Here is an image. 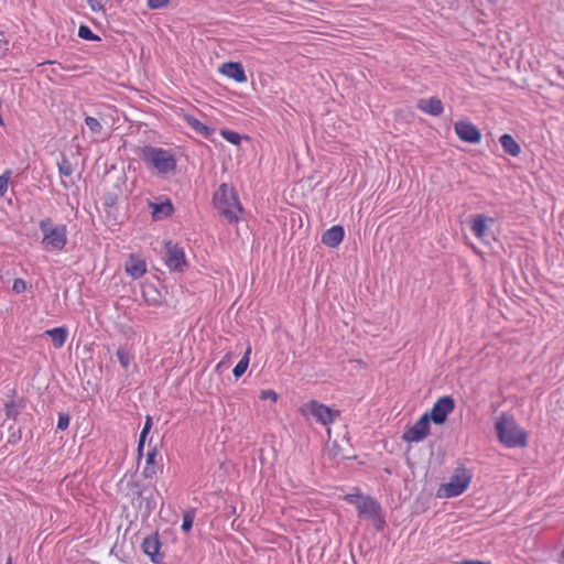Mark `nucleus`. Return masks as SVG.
I'll use <instances>...</instances> for the list:
<instances>
[{
	"label": "nucleus",
	"mask_w": 564,
	"mask_h": 564,
	"mask_svg": "<svg viewBox=\"0 0 564 564\" xmlns=\"http://www.w3.org/2000/svg\"><path fill=\"white\" fill-rule=\"evenodd\" d=\"M347 501L354 503L358 514L371 521L377 531H382L386 527V519L382 508L378 501L370 496L349 495Z\"/></svg>",
	"instance_id": "7ed1b4c3"
},
{
	"label": "nucleus",
	"mask_w": 564,
	"mask_h": 564,
	"mask_svg": "<svg viewBox=\"0 0 564 564\" xmlns=\"http://www.w3.org/2000/svg\"><path fill=\"white\" fill-rule=\"evenodd\" d=\"M141 159L143 162L160 174H167L175 171L177 161L174 154L163 148L145 145L141 150Z\"/></svg>",
	"instance_id": "39448f33"
},
{
	"label": "nucleus",
	"mask_w": 564,
	"mask_h": 564,
	"mask_svg": "<svg viewBox=\"0 0 564 564\" xmlns=\"http://www.w3.org/2000/svg\"><path fill=\"white\" fill-rule=\"evenodd\" d=\"M9 41L7 39H0V51L3 48L4 51H8Z\"/></svg>",
	"instance_id": "37998d69"
},
{
	"label": "nucleus",
	"mask_w": 564,
	"mask_h": 564,
	"mask_svg": "<svg viewBox=\"0 0 564 564\" xmlns=\"http://www.w3.org/2000/svg\"><path fill=\"white\" fill-rule=\"evenodd\" d=\"M462 564H490L489 562H482L478 560H466Z\"/></svg>",
	"instance_id": "79ce46f5"
},
{
	"label": "nucleus",
	"mask_w": 564,
	"mask_h": 564,
	"mask_svg": "<svg viewBox=\"0 0 564 564\" xmlns=\"http://www.w3.org/2000/svg\"><path fill=\"white\" fill-rule=\"evenodd\" d=\"M213 203L219 215L229 224L237 223L241 218L243 208L234 187L223 183L214 194Z\"/></svg>",
	"instance_id": "f257e3e1"
},
{
	"label": "nucleus",
	"mask_w": 564,
	"mask_h": 564,
	"mask_svg": "<svg viewBox=\"0 0 564 564\" xmlns=\"http://www.w3.org/2000/svg\"><path fill=\"white\" fill-rule=\"evenodd\" d=\"M147 491V486L141 485L134 478H131L126 482V496L130 499V502L134 509L141 508V500Z\"/></svg>",
	"instance_id": "ddd939ff"
},
{
	"label": "nucleus",
	"mask_w": 564,
	"mask_h": 564,
	"mask_svg": "<svg viewBox=\"0 0 564 564\" xmlns=\"http://www.w3.org/2000/svg\"><path fill=\"white\" fill-rule=\"evenodd\" d=\"M4 411L8 419L17 420L19 415V409L14 400L4 404Z\"/></svg>",
	"instance_id": "72a5a7b5"
},
{
	"label": "nucleus",
	"mask_w": 564,
	"mask_h": 564,
	"mask_svg": "<svg viewBox=\"0 0 564 564\" xmlns=\"http://www.w3.org/2000/svg\"><path fill=\"white\" fill-rule=\"evenodd\" d=\"M259 398L261 400H271L273 402L278 399V393L274 390L268 389V390H261Z\"/></svg>",
	"instance_id": "e433bc0d"
},
{
	"label": "nucleus",
	"mask_w": 564,
	"mask_h": 564,
	"mask_svg": "<svg viewBox=\"0 0 564 564\" xmlns=\"http://www.w3.org/2000/svg\"><path fill=\"white\" fill-rule=\"evenodd\" d=\"M85 124L94 134H100L102 132V124L100 121L91 116L85 118Z\"/></svg>",
	"instance_id": "7c9ffc66"
},
{
	"label": "nucleus",
	"mask_w": 564,
	"mask_h": 564,
	"mask_svg": "<svg viewBox=\"0 0 564 564\" xmlns=\"http://www.w3.org/2000/svg\"><path fill=\"white\" fill-rule=\"evenodd\" d=\"M495 430L499 441L508 448H522L528 445L527 431L511 415L502 413L495 424Z\"/></svg>",
	"instance_id": "f03ea898"
},
{
	"label": "nucleus",
	"mask_w": 564,
	"mask_h": 564,
	"mask_svg": "<svg viewBox=\"0 0 564 564\" xmlns=\"http://www.w3.org/2000/svg\"><path fill=\"white\" fill-rule=\"evenodd\" d=\"M454 130L457 137L464 142L476 144L481 140L480 130L470 121L459 120L455 122Z\"/></svg>",
	"instance_id": "f8f14e48"
},
{
	"label": "nucleus",
	"mask_w": 564,
	"mask_h": 564,
	"mask_svg": "<svg viewBox=\"0 0 564 564\" xmlns=\"http://www.w3.org/2000/svg\"><path fill=\"white\" fill-rule=\"evenodd\" d=\"M152 425H153V421H152V416L150 415H147L145 416V422H144V426L141 431V434H140V437H139V442H138V457L140 458L142 456V453H143V448H144V444H145V440H147V436L149 435L151 429H152Z\"/></svg>",
	"instance_id": "393cba45"
},
{
	"label": "nucleus",
	"mask_w": 564,
	"mask_h": 564,
	"mask_svg": "<svg viewBox=\"0 0 564 564\" xmlns=\"http://www.w3.org/2000/svg\"><path fill=\"white\" fill-rule=\"evenodd\" d=\"M156 447L149 449L147 453L145 467L142 470V476L147 479L153 478L160 468L156 463Z\"/></svg>",
	"instance_id": "aec40b11"
},
{
	"label": "nucleus",
	"mask_w": 564,
	"mask_h": 564,
	"mask_svg": "<svg viewBox=\"0 0 564 564\" xmlns=\"http://www.w3.org/2000/svg\"><path fill=\"white\" fill-rule=\"evenodd\" d=\"M170 0H147V4L150 9L156 10L167 6Z\"/></svg>",
	"instance_id": "58836bf2"
},
{
	"label": "nucleus",
	"mask_w": 564,
	"mask_h": 564,
	"mask_svg": "<svg viewBox=\"0 0 564 564\" xmlns=\"http://www.w3.org/2000/svg\"><path fill=\"white\" fill-rule=\"evenodd\" d=\"M54 345L55 348H62L67 339L68 329L65 326L55 327L45 332Z\"/></svg>",
	"instance_id": "4be33fe9"
},
{
	"label": "nucleus",
	"mask_w": 564,
	"mask_h": 564,
	"mask_svg": "<svg viewBox=\"0 0 564 564\" xmlns=\"http://www.w3.org/2000/svg\"><path fill=\"white\" fill-rule=\"evenodd\" d=\"M220 72L237 83H246L247 82L246 72L243 69V66L240 63H237V62L224 63L220 67Z\"/></svg>",
	"instance_id": "2eb2a0df"
},
{
	"label": "nucleus",
	"mask_w": 564,
	"mask_h": 564,
	"mask_svg": "<svg viewBox=\"0 0 564 564\" xmlns=\"http://www.w3.org/2000/svg\"><path fill=\"white\" fill-rule=\"evenodd\" d=\"M26 290V283L24 280L18 278L13 281L12 291L20 294Z\"/></svg>",
	"instance_id": "4c0bfd02"
},
{
	"label": "nucleus",
	"mask_w": 564,
	"mask_h": 564,
	"mask_svg": "<svg viewBox=\"0 0 564 564\" xmlns=\"http://www.w3.org/2000/svg\"><path fill=\"white\" fill-rule=\"evenodd\" d=\"M250 354H251V348L248 347V349L246 350L242 358L235 366V368L232 370V375L235 376L236 379H239L246 372V370L249 366V361H250Z\"/></svg>",
	"instance_id": "bb28decb"
},
{
	"label": "nucleus",
	"mask_w": 564,
	"mask_h": 564,
	"mask_svg": "<svg viewBox=\"0 0 564 564\" xmlns=\"http://www.w3.org/2000/svg\"><path fill=\"white\" fill-rule=\"evenodd\" d=\"M185 120L192 129H194L197 133H199L204 137H209L215 131L213 128L204 124L202 121H199L194 116L188 115L185 117Z\"/></svg>",
	"instance_id": "5701e85b"
},
{
	"label": "nucleus",
	"mask_w": 564,
	"mask_h": 564,
	"mask_svg": "<svg viewBox=\"0 0 564 564\" xmlns=\"http://www.w3.org/2000/svg\"><path fill=\"white\" fill-rule=\"evenodd\" d=\"M43 235L42 246L47 252H59L67 243V228L65 225L54 226L52 218L46 217L39 223Z\"/></svg>",
	"instance_id": "20e7f679"
},
{
	"label": "nucleus",
	"mask_w": 564,
	"mask_h": 564,
	"mask_svg": "<svg viewBox=\"0 0 564 564\" xmlns=\"http://www.w3.org/2000/svg\"><path fill=\"white\" fill-rule=\"evenodd\" d=\"M499 142L503 149V152L511 155V156H518L521 153V147L520 144L514 140V138L509 134L505 133L499 138Z\"/></svg>",
	"instance_id": "412c9836"
},
{
	"label": "nucleus",
	"mask_w": 564,
	"mask_h": 564,
	"mask_svg": "<svg viewBox=\"0 0 564 564\" xmlns=\"http://www.w3.org/2000/svg\"><path fill=\"white\" fill-rule=\"evenodd\" d=\"M57 167L61 176L68 177L74 172L73 164L65 154H62L61 160L57 162Z\"/></svg>",
	"instance_id": "cd10ccee"
},
{
	"label": "nucleus",
	"mask_w": 564,
	"mask_h": 564,
	"mask_svg": "<svg viewBox=\"0 0 564 564\" xmlns=\"http://www.w3.org/2000/svg\"><path fill=\"white\" fill-rule=\"evenodd\" d=\"M345 237L344 227L340 225H334L322 235V243L329 247H338Z\"/></svg>",
	"instance_id": "4468645a"
},
{
	"label": "nucleus",
	"mask_w": 564,
	"mask_h": 564,
	"mask_svg": "<svg viewBox=\"0 0 564 564\" xmlns=\"http://www.w3.org/2000/svg\"><path fill=\"white\" fill-rule=\"evenodd\" d=\"M471 474L465 467H457L446 484H443L438 490L440 497L453 498L467 490L471 481Z\"/></svg>",
	"instance_id": "423d86ee"
},
{
	"label": "nucleus",
	"mask_w": 564,
	"mask_h": 564,
	"mask_svg": "<svg viewBox=\"0 0 564 564\" xmlns=\"http://www.w3.org/2000/svg\"><path fill=\"white\" fill-rule=\"evenodd\" d=\"M69 414L65 412L58 413L57 430L65 431L69 425Z\"/></svg>",
	"instance_id": "c9c22d12"
},
{
	"label": "nucleus",
	"mask_w": 564,
	"mask_h": 564,
	"mask_svg": "<svg viewBox=\"0 0 564 564\" xmlns=\"http://www.w3.org/2000/svg\"><path fill=\"white\" fill-rule=\"evenodd\" d=\"M229 357H230V354H227V355L224 357V359H223V360H225V361H226L227 359H229Z\"/></svg>",
	"instance_id": "49530a36"
},
{
	"label": "nucleus",
	"mask_w": 564,
	"mask_h": 564,
	"mask_svg": "<svg viewBox=\"0 0 564 564\" xmlns=\"http://www.w3.org/2000/svg\"><path fill=\"white\" fill-rule=\"evenodd\" d=\"M220 134L226 141L235 145H239L242 139V137L238 132L228 129L221 130Z\"/></svg>",
	"instance_id": "473e14b6"
},
{
	"label": "nucleus",
	"mask_w": 564,
	"mask_h": 564,
	"mask_svg": "<svg viewBox=\"0 0 564 564\" xmlns=\"http://www.w3.org/2000/svg\"><path fill=\"white\" fill-rule=\"evenodd\" d=\"M195 514H196L195 509H188V510L184 511L183 522H182V527H181V529L184 533H188L192 530Z\"/></svg>",
	"instance_id": "c85d7f7f"
},
{
	"label": "nucleus",
	"mask_w": 564,
	"mask_h": 564,
	"mask_svg": "<svg viewBox=\"0 0 564 564\" xmlns=\"http://www.w3.org/2000/svg\"><path fill=\"white\" fill-rule=\"evenodd\" d=\"M117 203V195L115 194H108L105 196V205L107 207H112L115 206Z\"/></svg>",
	"instance_id": "ea45409f"
},
{
	"label": "nucleus",
	"mask_w": 564,
	"mask_h": 564,
	"mask_svg": "<svg viewBox=\"0 0 564 564\" xmlns=\"http://www.w3.org/2000/svg\"><path fill=\"white\" fill-rule=\"evenodd\" d=\"M494 224L495 219L491 217H487L484 214H476L473 216L471 227L470 230L473 235L477 238L482 240L486 236V232L488 230L487 223Z\"/></svg>",
	"instance_id": "f3484780"
},
{
	"label": "nucleus",
	"mask_w": 564,
	"mask_h": 564,
	"mask_svg": "<svg viewBox=\"0 0 564 564\" xmlns=\"http://www.w3.org/2000/svg\"><path fill=\"white\" fill-rule=\"evenodd\" d=\"M301 411L304 415H311L317 423L323 425L332 424L336 416L339 415L338 411H334L323 403L316 400H311L301 406Z\"/></svg>",
	"instance_id": "0eeeda50"
},
{
	"label": "nucleus",
	"mask_w": 564,
	"mask_h": 564,
	"mask_svg": "<svg viewBox=\"0 0 564 564\" xmlns=\"http://www.w3.org/2000/svg\"><path fill=\"white\" fill-rule=\"evenodd\" d=\"M78 36L86 41H100V37L95 34L89 26L82 24L78 29Z\"/></svg>",
	"instance_id": "2f4dec72"
},
{
	"label": "nucleus",
	"mask_w": 564,
	"mask_h": 564,
	"mask_svg": "<svg viewBox=\"0 0 564 564\" xmlns=\"http://www.w3.org/2000/svg\"><path fill=\"white\" fill-rule=\"evenodd\" d=\"M141 501L142 506L138 510L141 512L143 519H148L156 508V501L151 492L148 496L144 495Z\"/></svg>",
	"instance_id": "b1692460"
},
{
	"label": "nucleus",
	"mask_w": 564,
	"mask_h": 564,
	"mask_svg": "<svg viewBox=\"0 0 564 564\" xmlns=\"http://www.w3.org/2000/svg\"><path fill=\"white\" fill-rule=\"evenodd\" d=\"M11 174H12V171L11 170H6L1 175H0V196H4L7 191H8V184H9V181H10V177H11Z\"/></svg>",
	"instance_id": "f704fd0d"
},
{
	"label": "nucleus",
	"mask_w": 564,
	"mask_h": 564,
	"mask_svg": "<svg viewBox=\"0 0 564 564\" xmlns=\"http://www.w3.org/2000/svg\"><path fill=\"white\" fill-rule=\"evenodd\" d=\"M6 564H13V563H12V557H11V556H9V557L7 558Z\"/></svg>",
	"instance_id": "a18cd8bd"
},
{
	"label": "nucleus",
	"mask_w": 564,
	"mask_h": 564,
	"mask_svg": "<svg viewBox=\"0 0 564 564\" xmlns=\"http://www.w3.org/2000/svg\"><path fill=\"white\" fill-rule=\"evenodd\" d=\"M165 264L171 271L183 272L188 267L182 247L172 241L165 242Z\"/></svg>",
	"instance_id": "1a4fd4ad"
},
{
	"label": "nucleus",
	"mask_w": 564,
	"mask_h": 564,
	"mask_svg": "<svg viewBox=\"0 0 564 564\" xmlns=\"http://www.w3.org/2000/svg\"><path fill=\"white\" fill-rule=\"evenodd\" d=\"M21 437H22V431H21V429H18L17 432L11 433L9 443H17L21 440Z\"/></svg>",
	"instance_id": "a19ab883"
},
{
	"label": "nucleus",
	"mask_w": 564,
	"mask_h": 564,
	"mask_svg": "<svg viewBox=\"0 0 564 564\" xmlns=\"http://www.w3.org/2000/svg\"><path fill=\"white\" fill-rule=\"evenodd\" d=\"M417 109L434 117L441 116L444 111L443 102L437 97L420 99Z\"/></svg>",
	"instance_id": "a211bd4d"
},
{
	"label": "nucleus",
	"mask_w": 564,
	"mask_h": 564,
	"mask_svg": "<svg viewBox=\"0 0 564 564\" xmlns=\"http://www.w3.org/2000/svg\"><path fill=\"white\" fill-rule=\"evenodd\" d=\"M430 430L431 421L424 413L412 426L405 429L402 440L406 443H420L429 436Z\"/></svg>",
	"instance_id": "9d476101"
},
{
	"label": "nucleus",
	"mask_w": 564,
	"mask_h": 564,
	"mask_svg": "<svg viewBox=\"0 0 564 564\" xmlns=\"http://www.w3.org/2000/svg\"><path fill=\"white\" fill-rule=\"evenodd\" d=\"M124 270L132 279H139L147 272V264L139 256L130 254L126 261Z\"/></svg>",
	"instance_id": "dca6fc26"
},
{
	"label": "nucleus",
	"mask_w": 564,
	"mask_h": 564,
	"mask_svg": "<svg viewBox=\"0 0 564 564\" xmlns=\"http://www.w3.org/2000/svg\"><path fill=\"white\" fill-rule=\"evenodd\" d=\"M152 209V217L154 220H162L169 218L174 213V206L170 199L161 203H149Z\"/></svg>",
	"instance_id": "6ab92c4d"
},
{
	"label": "nucleus",
	"mask_w": 564,
	"mask_h": 564,
	"mask_svg": "<svg viewBox=\"0 0 564 564\" xmlns=\"http://www.w3.org/2000/svg\"><path fill=\"white\" fill-rule=\"evenodd\" d=\"M455 409V400L451 395H443L433 404L430 412L425 414L436 425H442L446 422L447 416Z\"/></svg>",
	"instance_id": "6e6552de"
},
{
	"label": "nucleus",
	"mask_w": 564,
	"mask_h": 564,
	"mask_svg": "<svg viewBox=\"0 0 564 564\" xmlns=\"http://www.w3.org/2000/svg\"><path fill=\"white\" fill-rule=\"evenodd\" d=\"M162 542L159 539V534H150L143 539L141 549L145 555L151 558L154 564H166L165 554L161 552Z\"/></svg>",
	"instance_id": "9b49d317"
},
{
	"label": "nucleus",
	"mask_w": 564,
	"mask_h": 564,
	"mask_svg": "<svg viewBox=\"0 0 564 564\" xmlns=\"http://www.w3.org/2000/svg\"><path fill=\"white\" fill-rule=\"evenodd\" d=\"M116 356L118 358V361L120 362V365L122 366V368H124L126 370L128 369L131 360H132V356L131 354L128 351L127 348L124 347H120L117 352H116Z\"/></svg>",
	"instance_id": "c756f323"
},
{
	"label": "nucleus",
	"mask_w": 564,
	"mask_h": 564,
	"mask_svg": "<svg viewBox=\"0 0 564 564\" xmlns=\"http://www.w3.org/2000/svg\"><path fill=\"white\" fill-rule=\"evenodd\" d=\"M225 364H226V362H225V360H221L220 362H218V364H217V366H216L215 370H216V371H219V370H220V368H223Z\"/></svg>",
	"instance_id": "c03bdc74"
},
{
	"label": "nucleus",
	"mask_w": 564,
	"mask_h": 564,
	"mask_svg": "<svg viewBox=\"0 0 564 564\" xmlns=\"http://www.w3.org/2000/svg\"><path fill=\"white\" fill-rule=\"evenodd\" d=\"M142 295L149 305L159 306L162 304L161 294L153 285L143 289Z\"/></svg>",
	"instance_id": "a878e982"
}]
</instances>
